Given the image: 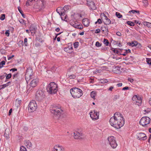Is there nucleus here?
I'll list each match as a JSON object with an SVG mask.
<instances>
[{
  "label": "nucleus",
  "instance_id": "nucleus-1",
  "mask_svg": "<svg viewBox=\"0 0 151 151\" xmlns=\"http://www.w3.org/2000/svg\"><path fill=\"white\" fill-rule=\"evenodd\" d=\"M109 122L111 126L119 129L123 126L124 124V120L121 113L117 112L115 113L114 116L110 118Z\"/></svg>",
  "mask_w": 151,
  "mask_h": 151
},
{
  "label": "nucleus",
  "instance_id": "nucleus-2",
  "mask_svg": "<svg viewBox=\"0 0 151 151\" xmlns=\"http://www.w3.org/2000/svg\"><path fill=\"white\" fill-rule=\"evenodd\" d=\"M70 93L72 96L74 98H78L83 95V91L80 88L73 87L70 90Z\"/></svg>",
  "mask_w": 151,
  "mask_h": 151
},
{
  "label": "nucleus",
  "instance_id": "nucleus-3",
  "mask_svg": "<svg viewBox=\"0 0 151 151\" xmlns=\"http://www.w3.org/2000/svg\"><path fill=\"white\" fill-rule=\"evenodd\" d=\"M51 112L56 116H59V117L63 110L61 109V107L60 106H57L56 105H53L50 107Z\"/></svg>",
  "mask_w": 151,
  "mask_h": 151
},
{
  "label": "nucleus",
  "instance_id": "nucleus-4",
  "mask_svg": "<svg viewBox=\"0 0 151 151\" xmlns=\"http://www.w3.org/2000/svg\"><path fill=\"white\" fill-rule=\"evenodd\" d=\"M47 91L50 94L55 93L58 90L57 85L54 82H51L47 87Z\"/></svg>",
  "mask_w": 151,
  "mask_h": 151
},
{
  "label": "nucleus",
  "instance_id": "nucleus-5",
  "mask_svg": "<svg viewBox=\"0 0 151 151\" xmlns=\"http://www.w3.org/2000/svg\"><path fill=\"white\" fill-rule=\"evenodd\" d=\"M34 78L33 70L32 68L29 67L27 68L25 76V78L27 82H28L31 79Z\"/></svg>",
  "mask_w": 151,
  "mask_h": 151
},
{
  "label": "nucleus",
  "instance_id": "nucleus-6",
  "mask_svg": "<svg viewBox=\"0 0 151 151\" xmlns=\"http://www.w3.org/2000/svg\"><path fill=\"white\" fill-rule=\"evenodd\" d=\"M37 108V105L34 100L31 101L28 105V110L30 112H33L36 110Z\"/></svg>",
  "mask_w": 151,
  "mask_h": 151
},
{
  "label": "nucleus",
  "instance_id": "nucleus-7",
  "mask_svg": "<svg viewBox=\"0 0 151 151\" xmlns=\"http://www.w3.org/2000/svg\"><path fill=\"white\" fill-rule=\"evenodd\" d=\"M45 96V93L41 90H38L36 92L35 98L38 101L42 100Z\"/></svg>",
  "mask_w": 151,
  "mask_h": 151
},
{
  "label": "nucleus",
  "instance_id": "nucleus-8",
  "mask_svg": "<svg viewBox=\"0 0 151 151\" xmlns=\"http://www.w3.org/2000/svg\"><path fill=\"white\" fill-rule=\"evenodd\" d=\"M108 140L109 144L112 148L114 149L116 147L117 144L114 136H111L108 137Z\"/></svg>",
  "mask_w": 151,
  "mask_h": 151
},
{
  "label": "nucleus",
  "instance_id": "nucleus-9",
  "mask_svg": "<svg viewBox=\"0 0 151 151\" xmlns=\"http://www.w3.org/2000/svg\"><path fill=\"white\" fill-rule=\"evenodd\" d=\"M150 118L147 116L142 117L140 120L139 124L143 127H145L147 125L149 124L150 122Z\"/></svg>",
  "mask_w": 151,
  "mask_h": 151
},
{
  "label": "nucleus",
  "instance_id": "nucleus-10",
  "mask_svg": "<svg viewBox=\"0 0 151 151\" xmlns=\"http://www.w3.org/2000/svg\"><path fill=\"white\" fill-rule=\"evenodd\" d=\"M38 82V79L37 78L32 80L30 83V87L27 89V91L29 92L33 88L35 87L37 85Z\"/></svg>",
  "mask_w": 151,
  "mask_h": 151
},
{
  "label": "nucleus",
  "instance_id": "nucleus-11",
  "mask_svg": "<svg viewBox=\"0 0 151 151\" xmlns=\"http://www.w3.org/2000/svg\"><path fill=\"white\" fill-rule=\"evenodd\" d=\"M90 116L92 119L93 120H97L99 119V112L93 110V111H91L89 113Z\"/></svg>",
  "mask_w": 151,
  "mask_h": 151
},
{
  "label": "nucleus",
  "instance_id": "nucleus-12",
  "mask_svg": "<svg viewBox=\"0 0 151 151\" xmlns=\"http://www.w3.org/2000/svg\"><path fill=\"white\" fill-rule=\"evenodd\" d=\"M132 100L134 101V103H136L139 106L141 104L142 99L140 97L137 96V95L133 96L132 98Z\"/></svg>",
  "mask_w": 151,
  "mask_h": 151
},
{
  "label": "nucleus",
  "instance_id": "nucleus-13",
  "mask_svg": "<svg viewBox=\"0 0 151 151\" xmlns=\"http://www.w3.org/2000/svg\"><path fill=\"white\" fill-rule=\"evenodd\" d=\"M136 135L137 138L141 140H145L147 138L146 135L145 133L142 132L137 133Z\"/></svg>",
  "mask_w": 151,
  "mask_h": 151
},
{
  "label": "nucleus",
  "instance_id": "nucleus-14",
  "mask_svg": "<svg viewBox=\"0 0 151 151\" xmlns=\"http://www.w3.org/2000/svg\"><path fill=\"white\" fill-rule=\"evenodd\" d=\"M86 4L90 9L95 10L96 9L94 3L92 0H87Z\"/></svg>",
  "mask_w": 151,
  "mask_h": 151
},
{
  "label": "nucleus",
  "instance_id": "nucleus-15",
  "mask_svg": "<svg viewBox=\"0 0 151 151\" xmlns=\"http://www.w3.org/2000/svg\"><path fill=\"white\" fill-rule=\"evenodd\" d=\"M54 151H65V150L63 146L58 145L54 147Z\"/></svg>",
  "mask_w": 151,
  "mask_h": 151
},
{
  "label": "nucleus",
  "instance_id": "nucleus-16",
  "mask_svg": "<svg viewBox=\"0 0 151 151\" xmlns=\"http://www.w3.org/2000/svg\"><path fill=\"white\" fill-rule=\"evenodd\" d=\"M62 7H59L56 9V11L59 14V15L61 16V19L62 20H64L63 18L62 17L64 16L65 14L64 12L61 10Z\"/></svg>",
  "mask_w": 151,
  "mask_h": 151
},
{
  "label": "nucleus",
  "instance_id": "nucleus-17",
  "mask_svg": "<svg viewBox=\"0 0 151 151\" xmlns=\"http://www.w3.org/2000/svg\"><path fill=\"white\" fill-rule=\"evenodd\" d=\"M74 137L75 139H80L82 138V135L81 133L75 132H74Z\"/></svg>",
  "mask_w": 151,
  "mask_h": 151
},
{
  "label": "nucleus",
  "instance_id": "nucleus-18",
  "mask_svg": "<svg viewBox=\"0 0 151 151\" xmlns=\"http://www.w3.org/2000/svg\"><path fill=\"white\" fill-rule=\"evenodd\" d=\"M29 31L31 32L32 35H33L36 32V29L33 25H31L29 28Z\"/></svg>",
  "mask_w": 151,
  "mask_h": 151
},
{
  "label": "nucleus",
  "instance_id": "nucleus-19",
  "mask_svg": "<svg viewBox=\"0 0 151 151\" xmlns=\"http://www.w3.org/2000/svg\"><path fill=\"white\" fill-rule=\"evenodd\" d=\"M82 23L84 26L87 27L89 25V21L87 18H85L82 20Z\"/></svg>",
  "mask_w": 151,
  "mask_h": 151
},
{
  "label": "nucleus",
  "instance_id": "nucleus-20",
  "mask_svg": "<svg viewBox=\"0 0 151 151\" xmlns=\"http://www.w3.org/2000/svg\"><path fill=\"white\" fill-rule=\"evenodd\" d=\"M39 3L40 4H41L40 7V9H42L45 8L46 3L45 0H40Z\"/></svg>",
  "mask_w": 151,
  "mask_h": 151
},
{
  "label": "nucleus",
  "instance_id": "nucleus-21",
  "mask_svg": "<svg viewBox=\"0 0 151 151\" xmlns=\"http://www.w3.org/2000/svg\"><path fill=\"white\" fill-rule=\"evenodd\" d=\"M127 44L129 46L133 47L137 46L138 42L136 41H134L131 42H129Z\"/></svg>",
  "mask_w": 151,
  "mask_h": 151
},
{
  "label": "nucleus",
  "instance_id": "nucleus-22",
  "mask_svg": "<svg viewBox=\"0 0 151 151\" xmlns=\"http://www.w3.org/2000/svg\"><path fill=\"white\" fill-rule=\"evenodd\" d=\"M25 145L27 146V148H29L32 147V144L31 142L29 140L27 141L25 143Z\"/></svg>",
  "mask_w": 151,
  "mask_h": 151
},
{
  "label": "nucleus",
  "instance_id": "nucleus-23",
  "mask_svg": "<svg viewBox=\"0 0 151 151\" xmlns=\"http://www.w3.org/2000/svg\"><path fill=\"white\" fill-rule=\"evenodd\" d=\"M70 8L69 6H65L63 8L62 7L61 10L64 12V13H65V12L67 11V10L68 9Z\"/></svg>",
  "mask_w": 151,
  "mask_h": 151
},
{
  "label": "nucleus",
  "instance_id": "nucleus-24",
  "mask_svg": "<svg viewBox=\"0 0 151 151\" xmlns=\"http://www.w3.org/2000/svg\"><path fill=\"white\" fill-rule=\"evenodd\" d=\"M79 16H80V14H74V18L76 20H78L79 19Z\"/></svg>",
  "mask_w": 151,
  "mask_h": 151
},
{
  "label": "nucleus",
  "instance_id": "nucleus-25",
  "mask_svg": "<svg viewBox=\"0 0 151 151\" xmlns=\"http://www.w3.org/2000/svg\"><path fill=\"white\" fill-rule=\"evenodd\" d=\"M96 93L95 91H92L91 93V97L94 99H95Z\"/></svg>",
  "mask_w": 151,
  "mask_h": 151
},
{
  "label": "nucleus",
  "instance_id": "nucleus-26",
  "mask_svg": "<svg viewBox=\"0 0 151 151\" xmlns=\"http://www.w3.org/2000/svg\"><path fill=\"white\" fill-rule=\"evenodd\" d=\"M70 25H71V26L74 27L76 28L77 27V25L78 24H77L76 23V22H70Z\"/></svg>",
  "mask_w": 151,
  "mask_h": 151
},
{
  "label": "nucleus",
  "instance_id": "nucleus-27",
  "mask_svg": "<svg viewBox=\"0 0 151 151\" xmlns=\"http://www.w3.org/2000/svg\"><path fill=\"white\" fill-rule=\"evenodd\" d=\"M18 11H19V12L21 14L22 17L23 18H24L25 17V15H24V14H23V12L21 10V8L19 6V7H18Z\"/></svg>",
  "mask_w": 151,
  "mask_h": 151
},
{
  "label": "nucleus",
  "instance_id": "nucleus-28",
  "mask_svg": "<svg viewBox=\"0 0 151 151\" xmlns=\"http://www.w3.org/2000/svg\"><path fill=\"white\" fill-rule=\"evenodd\" d=\"M106 21L105 24L106 25H109L111 23V21L109 18H107L105 19Z\"/></svg>",
  "mask_w": 151,
  "mask_h": 151
},
{
  "label": "nucleus",
  "instance_id": "nucleus-29",
  "mask_svg": "<svg viewBox=\"0 0 151 151\" xmlns=\"http://www.w3.org/2000/svg\"><path fill=\"white\" fill-rule=\"evenodd\" d=\"M104 43L106 46H108L109 44V42L106 39H104Z\"/></svg>",
  "mask_w": 151,
  "mask_h": 151
},
{
  "label": "nucleus",
  "instance_id": "nucleus-30",
  "mask_svg": "<svg viewBox=\"0 0 151 151\" xmlns=\"http://www.w3.org/2000/svg\"><path fill=\"white\" fill-rule=\"evenodd\" d=\"M120 96L119 95H116L114 96L113 100L114 101H116L117 99H119Z\"/></svg>",
  "mask_w": 151,
  "mask_h": 151
},
{
  "label": "nucleus",
  "instance_id": "nucleus-31",
  "mask_svg": "<svg viewBox=\"0 0 151 151\" xmlns=\"http://www.w3.org/2000/svg\"><path fill=\"white\" fill-rule=\"evenodd\" d=\"M116 17L119 18H120L122 17V15L119 12H116Z\"/></svg>",
  "mask_w": 151,
  "mask_h": 151
},
{
  "label": "nucleus",
  "instance_id": "nucleus-32",
  "mask_svg": "<svg viewBox=\"0 0 151 151\" xmlns=\"http://www.w3.org/2000/svg\"><path fill=\"white\" fill-rule=\"evenodd\" d=\"M127 23L130 26H134V23L132 22L129 21H127Z\"/></svg>",
  "mask_w": 151,
  "mask_h": 151
},
{
  "label": "nucleus",
  "instance_id": "nucleus-33",
  "mask_svg": "<svg viewBox=\"0 0 151 151\" xmlns=\"http://www.w3.org/2000/svg\"><path fill=\"white\" fill-rule=\"evenodd\" d=\"M5 62L3 60L0 63V68H1L3 67V65L5 64Z\"/></svg>",
  "mask_w": 151,
  "mask_h": 151
},
{
  "label": "nucleus",
  "instance_id": "nucleus-34",
  "mask_svg": "<svg viewBox=\"0 0 151 151\" xmlns=\"http://www.w3.org/2000/svg\"><path fill=\"white\" fill-rule=\"evenodd\" d=\"M83 28V27L82 24H78L77 25L76 28L79 29H82Z\"/></svg>",
  "mask_w": 151,
  "mask_h": 151
},
{
  "label": "nucleus",
  "instance_id": "nucleus-35",
  "mask_svg": "<svg viewBox=\"0 0 151 151\" xmlns=\"http://www.w3.org/2000/svg\"><path fill=\"white\" fill-rule=\"evenodd\" d=\"M68 76L70 79H74L76 78V76L74 74H72L70 76L68 75Z\"/></svg>",
  "mask_w": 151,
  "mask_h": 151
},
{
  "label": "nucleus",
  "instance_id": "nucleus-36",
  "mask_svg": "<svg viewBox=\"0 0 151 151\" xmlns=\"http://www.w3.org/2000/svg\"><path fill=\"white\" fill-rule=\"evenodd\" d=\"M79 42H76L74 43L73 45L75 48H77L79 46Z\"/></svg>",
  "mask_w": 151,
  "mask_h": 151
},
{
  "label": "nucleus",
  "instance_id": "nucleus-37",
  "mask_svg": "<svg viewBox=\"0 0 151 151\" xmlns=\"http://www.w3.org/2000/svg\"><path fill=\"white\" fill-rule=\"evenodd\" d=\"M4 74L1 75L0 76V79L1 80L3 79L4 78H5V77L7 75V73H4Z\"/></svg>",
  "mask_w": 151,
  "mask_h": 151
},
{
  "label": "nucleus",
  "instance_id": "nucleus-38",
  "mask_svg": "<svg viewBox=\"0 0 151 151\" xmlns=\"http://www.w3.org/2000/svg\"><path fill=\"white\" fill-rule=\"evenodd\" d=\"M111 50L113 51L115 53H119V51L116 49L114 48H111Z\"/></svg>",
  "mask_w": 151,
  "mask_h": 151
},
{
  "label": "nucleus",
  "instance_id": "nucleus-39",
  "mask_svg": "<svg viewBox=\"0 0 151 151\" xmlns=\"http://www.w3.org/2000/svg\"><path fill=\"white\" fill-rule=\"evenodd\" d=\"M20 151H27V150L25 147L22 146L21 147Z\"/></svg>",
  "mask_w": 151,
  "mask_h": 151
},
{
  "label": "nucleus",
  "instance_id": "nucleus-40",
  "mask_svg": "<svg viewBox=\"0 0 151 151\" xmlns=\"http://www.w3.org/2000/svg\"><path fill=\"white\" fill-rule=\"evenodd\" d=\"M108 82V81L107 79L101 80L100 81L101 83H104Z\"/></svg>",
  "mask_w": 151,
  "mask_h": 151
},
{
  "label": "nucleus",
  "instance_id": "nucleus-41",
  "mask_svg": "<svg viewBox=\"0 0 151 151\" xmlns=\"http://www.w3.org/2000/svg\"><path fill=\"white\" fill-rule=\"evenodd\" d=\"M5 14H4L1 15V17H0V19L1 20H3L5 18Z\"/></svg>",
  "mask_w": 151,
  "mask_h": 151
},
{
  "label": "nucleus",
  "instance_id": "nucleus-42",
  "mask_svg": "<svg viewBox=\"0 0 151 151\" xmlns=\"http://www.w3.org/2000/svg\"><path fill=\"white\" fill-rule=\"evenodd\" d=\"M95 45L97 47H100L101 46V44L99 42L97 41Z\"/></svg>",
  "mask_w": 151,
  "mask_h": 151
},
{
  "label": "nucleus",
  "instance_id": "nucleus-43",
  "mask_svg": "<svg viewBox=\"0 0 151 151\" xmlns=\"http://www.w3.org/2000/svg\"><path fill=\"white\" fill-rule=\"evenodd\" d=\"M6 75V79H9L11 78L12 76L11 73H10L8 75L7 74Z\"/></svg>",
  "mask_w": 151,
  "mask_h": 151
},
{
  "label": "nucleus",
  "instance_id": "nucleus-44",
  "mask_svg": "<svg viewBox=\"0 0 151 151\" xmlns=\"http://www.w3.org/2000/svg\"><path fill=\"white\" fill-rule=\"evenodd\" d=\"M97 23H98L99 24H100L102 23V21L101 19H98L97 21L95 22V24H96Z\"/></svg>",
  "mask_w": 151,
  "mask_h": 151
},
{
  "label": "nucleus",
  "instance_id": "nucleus-45",
  "mask_svg": "<svg viewBox=\"0 0 151 151\" xmlns=\"http://www.w3.org/2000/svg\"><path fill=\"white\" fill-rule=\"evenodd\" d=\"M147 62L149 65H151V60L149 58H147Z\"/></svg>",
  "mask_w": 151,
  "mask_h": 151
},
{
  "label": "nucleus",
  "instance_id": "nucleus-46",
  "mask_svg": "<svg viewBox=\"0 0 151 151\" xmlns=\"http://www.w3.org/2000/svg\"><path fill=\"white\" fill-rule=\"evenodd\" d=\"M72 49H73L72 47H70L65 48L64 50L66 51H68V50H72Z\"/></svg>",
  "mask_w": 151,
  "mask_h": 151
},
{
  "label": "nucleus",
  "instance_id": "nucleus-47",
  "mask_svg": "<svg viewBox=\"0 0 151 151\" xmlns=\"http://www.w3.org/2000/svg\"><path fill=\"white\" fill-rule=\"evenodd\" d=\"M27 38H26L24 39V44L25 46H27Z\"/></svg>",
  "mask_w": 151,
  "mask_h": 151
},
{
  "label": "nucleus",
  "instance_id": "nucleus-48",
  "mask_svg": "<svg viewBox=\"0 0 151 151\" xmlns=\"http://www.w3.org/2000/svg\"><path fill=\"white\" fill-rule=\"evenodd\" d=\"M8 86V85L7 84H4L0 86V87L2 86V87L1 88L3 89Z\"/></svg>",
  "mask_w": 151,
  "mask_h": 151
},
{
  "label": "nucleus",
  "instance_id": "nucleus-49",
  "mask_svg": "<svg viewBox=\"0 0 151 151\" xmlns=\"http://www.w3.org/2000/svg\"><path fill=\"white\" fill-rule=\"evenodd\" d=\"M5 34L7 36H9V30H7L5 32Z\"/></svg>",
  "mask_w": 151,
  "mask_h": 151
},
{
  "label": "nucleus",
  "instance_id": "nucleus-50",
  "mask_svg": "<svg viewBox=\"0 0 151 151\" xmlns=\"http://www.w3.org/2000/svg\"><path fill=\"white\" fill-rule=\"evenodd\" d=\"M128 81H129L131 83H132L134 81V79L133 78H128Z\"/></svg>",
  "mask_w": 151,
  "mask_h": 151
},
{
  "label": "nucleus",
  "instance_id": "nucleus-51",
  "mask_svg": "<svg viewBox=\"0 0 151 151\" xmlns=\"http://www.w3.org/2000/svg\"><path fill=\"white\" fill-rule=\"evenodd\" d=\"M143 2L146 5H148V1L147 0H143Z\"/></svg>",
  "mask_w": 151,
  "mask_h": 151
},
{
  "label": "nucleus",
  "instance_id": "nucleus-52",
  "mask_svg": "<svg viewBox=\"0 0 151 151\" xmlns=\"http://www.w3.org/2000/svg\"><path fill=\"white\" fill-rule=\"evenodd\" d=\"M100 32V29H97L96 30L95 33H98Z\"/></svg>",
  "mask_w": 151,
  "mask_h": 151
},
{
  "label": "nucleus",
  "instance_id": "nucleus-53",
  "mask_svg": "<svg viewBox=\"0 0 151 151\" xmlns=\"http://www.w3.org/2000/svg\"><path fill=\"white\" fill-rule=\"evenodd\" d=\"M17 69L16 68H13L10 70V71H12V72H14L15 71H17Z\"/></svg>",
  "mask_w": 151,
  "mask_h": 151
},
{
  "label": "nucleus",
  "instance_id": "nucleus-54",
  "mask_svg": "<svg viewBox=\"0 0 151 151\" xmlns=\"http://www.w3.org/2000/svg\"><path fill=\"white\" fill-rule=\"evenodd\" d=\"M129 88L128 86H126V87L123 88H122V90H128V89H129Z\"/></svg>",
  "mask_w": 151,
  "mask_h": 151
},
{
  "label": "nucleus",
  "instance_id": "nucleus-55",
  "mask_svg": "<svg viewBox=\"0 0 151 151\" xmlns=\"http://www.w3.org/2000/svg\"><path fill=\"white\" fill-rule=\"evenodd\" d=\"M17 101H18V104L19 105H20V104H21V102H22L21 100H18L17 99L16 100V102H17Z\"/></svg>",
  "mask_w": 151,
  "mask_h": 151
},
{
  "label": "nucleus",
  "instance_id": "nucleus-56",
  "mask_svg": "<svg viewBox=\"0 0 151 151\" xmlns=\"http://www.w3.org/2000/svg\"><path fill=\"white\" fill-rule=\"evenodd\" d=\"M101 29L103 32H104L106 30L105 27H104V26H102L101 27Z\"/></svg>",
  "mask_w": 151,
  "mask_h": 151
},
{
  "label": "nucleus",
  "instance_id": "nucleus-57",
  "mask_svg": "<svg viewBox=\"0 0 151 151\" xmlns=\"http://www.w3.org/2000/svg\"><path fill=\"white\" fill-rule=\"evenodd\" d=\"M147 27H148L151 28V23L148 22L147 24Z\"/></svg>",
  "mask_w": 151,
  "mask_h": 151
},
{
  "label": "nucleus",
  "instance_id": "nucleus-58",
  "mask_svg": "<svg viewBox=\"0 0 151 151\" xmlns=\"http://www.w3.org/2000/svg\"><path fill=\"white\" fill-rule=\"evenodd\" d=\"M122 85V83H119L117 84V86L118 87L121 86Z\"/></svg>",
  "mask_w": 151,
  "mask_h": 151
},
{
  "label": "nucleus",
  "instance_id": "nucleus-59",
  "mask_svg": "<svg viewBox=\"0 0 151 151\" xmlns=\"http://www.w3.org/2000/svg\"><path fill=\"white\" fill-rule=\"evenodd\" d=\"M116 34L118 36H120L121 35V33L119 32H117L116 33Z\"/></svg>",
  "mask_w": 151,
  "mask_h": 151
},
{
  "label": "nucleus",
  "instance_id": "nucleus-60",
  "mask_svg": "<svg viewBox=\"0 0 151 151\" xmlns=\"http://www.w3.org/2000/svg\"><path fill=\"white\" fill-rule=\"evenodd\" d=\"M114 88V87L113 86H111L109 87L108 90L111 91H112V89Z\"/></svg>",
  "mask_w": 151,
  "mask_h": 151
},
{
  "label": "nucleus",
  "instance_id": "nucleus-61",
  "mask_svg": "<svg viewBox=\"0 0 151 151\" xmlns=\"http://www.w3.org/2000/svg\"><path fill=\"white\" fill-rule=\"evenodd\" d=\"M130 52H131L130 50V49H128L127 50H126L125 52L126 53H130Z\"/></svg>",
  "mask_w": 151,
  "mask_h": 151
},
{
  "label": "nucleus",
  "instance_id": "nucleus-62",
  "mask_svg": "<svg viewBox=\"0 0 151 151\" xmlns=\"http://www.w3.org/2000/svg\"><path fill=\"white\" fill-rule=\"evenodd\" d=\"M14 55H12L11 56H10V57H8V60H10L12 58H13L14 57Z\"/></svg>",
  "mask_w": 151,
  "mask_h": 151
},
{
  "label": "nucleus",
  "instance_id": "nucleus-63",
  "mask_svg": "<svg viewBox=\"0 0 151 151\" xmlns=\"http://www.w3.org/2000/svg\"><path fill=\"white\" fill-rule=\"evenodd\" d=\"M12 109H10L9 112V115H10L12 113Z\"/></svg>",
  "mask_w": 151,
  "mask_h": 151
},
{
  "label": "nucleus",
  "instance_id": "nucleus-64",
  "mask_svg": "<svg viewBox=\"0 0 151 151\" xmlns=\"http://www.w3.org/2000/svg\"><path fill=\"white\" fill-rule=\"evenodd\" d=\"M60 29L59 27H58L55 29V30L56 31L58 32L60 30Z\"/></svg>",
  "mask_w": 151,
  "mask_h": 151
}]
</instances>
